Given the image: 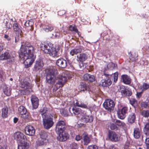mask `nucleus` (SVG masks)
<instances>
[{"instance_id": "nucleus-57", "label": "nucleus", "mask_w": 149, "mask_h": 149, "mask_svg": "<svg viewBox=\"0 0 149 149\" xmlns=\"http://www.w3.org/2000/svg\"><path fill=\"white\" fill-rule=\"evenodd\" d=\"M90 77L89 79V81L91 82H93L95 80V77L93 75H91L90 76Z\"/></svg>"}, {"instance_id": "nucleus-23", "label": "nucleus", "mask_w": 149, "mask_h": 149, "mask_svg": "<svg viewBox=\"0 0 149 149\" xmlns=\"http://www.w3.org/2000/svg\"><path fill=\"white\" fill-rule=\"evenodd\" d=\"M82 121L84 122H92L93 118L91 116H88L85 115L82 116L81 118Z\"/></svg>"}, {"instance_id": "nucleus-3", "label": "nucleus", "mask_w": 149, "mask_h": 149, "mask_svg": "<svg viewBox=\"0 0 149 149\" xmlns=\"http://www.w3.org/2000/svg\"><path fill=\"white\" fill-rule=\"evenodd\" d=\"M20 86L24 89L22 90L19 91L21 95L28 94L30 93V90L31 88V86L30 84L27 81H22L20 84Z\"/></svg>"}, {"instance_id": "nucleus-39", "label": "nucleus", "mask_w": 149, "mask_h": 149, "mask_svg": "<svg viewBox=\"0 0 149 149\" xmlns=\"http://www.w3.org/2000/svg\"><path fill=\"white\" fill-rule=\"evenodd\" d=\"M144 131L146 135H149V123H147L145 125Z\"/></svg>"}, {"instance_id": "nucleus-47", "label": "nucleus", "mask_w": 149, "mask_h": 149, "mask_svg": "<svg viewBox=\"0 0 149 149\" xmlns=\"http://www.w3.org/2000/svg\"><path fill=\"white\" fill-rule=\"evenodd\" d=\"M142 115L145 117H147L149 116V111H144L142 112Z\"/></svg>"}, {"instance_id": "nucleus-34", "label": "nucleus", "mask_w": 149, "mask_h": 149, "mask_svg": "<svg viewBox=\"0 0 149 149\" xmlns=\"http://www.w3.org/2000/svg\"><path fill=\"white\" fill-rule=\"evenodd\" d=\"M82 51L81 48L74 49H72L70 52V55L73 56L74 54H77L80 53Z\"/></svg>"}, {"instance_id": "nucleus-2", "label": "nucleus", "mask_w": 149, "mask_h": 149, "mask_svg": "<svg viewBox=\"0 0 149 149\" xmlns=\"http://www.w3.org/2000/svg\"><path fill=\"white\" fill-rule=\"evenodd\" d=\"M67 77L68 79L71 78V77H70L68 75H59L56 77V84L53 87V90L55 91L59 88L62 87L67 81Z\"/></svg>"}, {"instance_id": "nucleus-46", "label": "nucleus", "mask_w": 149, "mask_h": 149, "mask_svg": "<svg viewBox=\"0 0 149 149\" xmlns=\"http://www.w3.org/2000/svg\"><path fill=\"white\" fill-rule=\"evenodd\" d=\"M69 30L71 31H73L75 32H78V31L76 28V27L75 26L71 25L70 26L69 28Z\"/></svg>"}, {"instance_id": "nucleus-33", "label": "nucleus", "mask_w": 149, "mask_h": 149, "mask_svg": "<svg viewBox=\"0 0 149 149\" xmlns=\"http://www.w3.org/2000/svg\"><path fill=\"white\" fill-rule=\"evenodd\" d=\"M8 114V108L7 107H4L2 110V116L3 118H5L7 116Z\"/></svg>"}, {"instance_id": "nucleus-48", "label": "nucleus", "mask_w": 149, "mask_h": 149, "mask_svg": "<svg viewBox=\"0 0 149 149\" xmlns=\"http://www.w3.org/2000/svg\"><path fill=\"white\" fill-rule=\"evenodd\" d=\"M6 28L7 29H10L12 26V24L9 21H6L5 23Z\"/></svg>"}, {"instance_id": "nucleus-37", "label": "nucleus", "mask_w": 149, "mask_h": 149, "mask_svg": "<svg viewBox=\"0 0 149 149\" xmlns=\"http://www.w3.org/2000/svg\"><path fill=\"white\" fill-rule=\"evenodd\" d=\"M121 93L122 94H124V95L128 96H131L132 93V92L131 91L127 89L122 90L121 91Z\"/></svg>"}, {"instance_id": "nucleus-63", "label": "nucleus", "mask_w": 149, "mask_h": 149, "mask_svg": "<svg viewBox=\"0 0 149 149\" xmlns=\"http://www.w3.org/2000/svg\"><path fill=\"white\" fill-rule=\"evenodd\" d=\"M4 38H5L6 39L8 40H9L10 39V38L9 37V36L7 35H5Z\"/></svg>"}, {"instance_id": "nucleus-28", "label": "nucleus", "mask_w": 149, "mask_h": 149, "mask_svg": "<svg viewBox=\"0 0 149 149\" xmlns=\"http://www.w3.org/2000/svg\"><path fill=\"white\" fill-rule=\"evenodd\" d=\"M58 51V49H55L53 46L48 54L52 57H54L57 55Z\"/></svg>"}, {"instance_id": "nucleus-10", "label": "nucleus", "mask_w": 149, "mask_h": 149, "mask_svg": "<svg viewBox=\"0 0 149 149\" xmlns=\"http://www.w3.org/2000/svg\"><path fill=\"white\" fill-rule=\"evenodd\" d=\"M19 113L21 115V117L24 119L27 118L29 116L28 113L24 107L20 106L18 108Z\"/></svg>"}, {"instance_id": "nucleus-6", "label": "nucleus", "mask_w": 149, "mask_h": 149, "mask_svg": "<svg viewBox=\"0 0 149 149\" xmlns=\"http://www.w3.org/2000/svg\"><path fill=\"white\" fill-rule=\"evenodd\" d=\"M115 105L113 101L111 99L106 100L103 104L104 108L110 112L113 110Z\"/></svg>"}, {"instance_id": "nucleus-60", "label": "nucleus", "mask_w": 149, "mask_h": 149, "mask_svg": "<svg viewBox=\"0 0 149 149\" xmlns=\"http://www.w3.org/2000/svg\"><path fill=\"white\" fill-rule=\"evenodd\" d=\"M53 35L56 38L58 37L60 35V33L58 32H56L53 34Z\"/></svg>"}, {"instance_id": "nucleus-29", "label": "nucleus", "mask_w": 149, "mask_h": 149, "mask_svg": "<svg viewBox=\"0 0 149 149\" xmlns=\"http://www.w3.org/2000/svg\"><path fill=\"white\" fill-rule=\"evenodd\" d=\"M141 131V130L138 128H136L134 129V136L135 138L137 139L140 137Z\"/></svg>"}, {"instance_id": "nucleus-40", "label": "nucleus", "mask_w": 149, "mask_h": 149, "mask_svg": "<svg viewBox=\"0 0 149 149\" xmlns=\"http://www.w3.org/2000/svg\"><path fill=\"white\" fill-rule=\"evenodd\" d=\"M40 136L41 139H46L47 136V134L44 131H42L40 133Z\"/></svg>"}, {"instance_id": "nucleus-49", "label": "nucleus", "mask_w": 149, "mask_h": 149, "mask_svg": "<svg viewBox=\"0 0 149 149\" xmlns=\"http://www.w3.org/2000/svg\"><path fill=\"white\" fill-rule=\"evenodd\" d=\"M46 139H41L39 140L38 141V144L39 146H42L44 145L45 143Z\"/></svg>"}, {"instance_id": "nucleus-16", "label": "nucleus", "mask_w": 149, "mask_h": 149, "mask_svg": "<svg viewBox=\"0 0 149 149\" xmlns=\"http://www.w3.org/2000/svg\"><path fill=\"white\" fill-rule=\"evenodd\" d=\"M25 131L26 134L31 136L34 135L35 132L34 128L31 125L26 126L25 128Z\"/></svg>"}, {"instance_id": "nucleus-61", "label": "nucleus", "mask_w": 149, "mask_h": 149, "mask_svg": "<svg viewBox=\"0 0 149 149\" xmlns=\"http://www.w3.org/2000/svg\"><path fill=\"white\" fill-rule=\"evenodd\" d=\"M82 138V136H80L79 135H78L76 136L75 137V140L77 141H79Z\"/></svg>"}, {"instance_id": "nucleus-22", "label": "nucleus", "mask_w": 149, "mask_h": 149, "mask_svg": "<svg viewBox=\"0 0 149 149\" xmlns=\"http://www.w3.org/2000/svg\"><path fill=\"white\" fill-rule=\"evenodd\" d=\"M11 90V87L9 86L5 85L3 86V92L4 94L7 96H9L10 95Z\"/></svg>"}, {"instance_id": "nucleus-62", "label": "nucleus", "mask_w": 149, "mask_h": 149, "mask_svg": "<svg viewBox=\"0 0 149 149\" xmlns=\"http://www.w3.org/2000/svg\"><path fill=\"white\" fill-rule=\"evenodd\" d=\"M109 149H118L117 148L115 145H112L110 146L109 147Z\"/></svg>"}, {"instance_id": "nucleus-56", "label": "nucleus", "mask_w": 149, "mask_h": 149, "mask_svg": "<svg viewBox=\"0 0 149 149\" xmlns=\"http://www.w3.org/2000/svg\"><path fill=\"white\" fill-rule=\"evenodd\" d=\"M145 142L147 146V149H149V138L146 139Z\"/></svg>"}, {"instance_id": "nucleus-36", "label": "nucleus", "mask_w": 149, "mask_h": 149, "mask_svg": "<svg viewBox=\"0 0 149 149\" xmlns=\"http://www.w3.org/2000/svg\"><path fill=\"white\" fill-rule=\"evenodd\" d=\"M53 29L52 26L46 25L43 27V30L46 32H48L53 30Z\"/></svg>"}, {"instance_id": "nucleus-19", "label": "nucleus", "mask_w": 149, "mask_h": 149, "mask_svg": "<svg viewBox=\"0 0 149 149\" xmlns=\"http://www.w3.org/2000/svg\"><path fill=\"white\" fill-rule=\"evenodd\" d=\"M44 64L42 60H37L34 65V68L35 70H38L40 69L43 67Z\"/></svg>"}, {"instance_id": "nucleus-11", "label": "nucleus", "mask_w": 149, "mask_h": 149, "mask_svg": "<svg viewBox=\"0 0 149 149\" xmlns=\"http://www.w3.org/2000/svg\"><path fill=\"white\" fill-rule=\"evenodd\" d=\"M104 74L106 77H108L109 79L107 80H101L100 83V85L103 87H106L110 85L111 84V81L109 78H110L111 77V75L107 74L104 72Z\"/></svg>"}, {"instance_id": "nucleus-24", "label": "nucleus", "mask_w": 149, "mask_h": 149, "mask_svg": "<svg viewBox=\"0 0 149 149\" xmlns=\"http://www.w3.org/2000/svg\"><path fill=\"white\" fill-rule=\"evenodd\" d=\"M74 104L76 106L84 109H88V107L87 104H85L83 102L81 101H78L77 100L74 101Z\"/></svg>"}, {"instance_id": "nucleus-17", "label": "nucleus", "mask_w": 149, "mask_h": 149, "mask_svg": "<svg viewBox=\"0 0 149 149\" xmlns=\"http://www.w3.org/2000/svg\"><path fill=\"white\" fill-rule=\"evenodd\" d=\"M27 141V139L19 142L18 146V149H28L29 147V145Z\"/></svg>"}, {"instance_id": "nucleus-58", "label": "nucleus", "mask_w": 149, "mask_h": 149, "mask_svg": "<svg viewBox=\"0 0 149 149\" xmlns=\"http://www.w3.org/2000/svg\"><path fill=\"white\" fill-rule=\"evenodd\" d=\"M5 74L1 70H0V78H3L5 77Z\"/></svg>"}, {"instance_id": "nucleus-55", "label": "nucleus", "mask_w": 149, "mask_h": 149, "mask_svg": "<svg viewBox=\"0 0 149 149\" xmlns=\"http://www.w3.org/2000/svg\"><path fill=\"white\" fill-rule=\"evenodd\" d=\"M141 107L143 108H146L148 106V104L146 102H143L141 104Z\"/></svg>"}, {"instance_id": "nucleus-14", "label": "nucleus", "mask_w": 149, "mask_h": 149, "mask_svg": "<svg viewBox=\"0 0 149 149\" xmlns=\"http://www.w3.org/2000/svg\"><path fill=\"white\" fill-rule=\"evenodd\" d=\"M69 111L71 114H74L75 115L81 114L83 113L80 108L75 106L70 107L69 109Z\"/></svg>"}, {"instance_id": "nucleus-64", "label": "nucleus", "mask_w": 149, "mask_h": 149, "mask_svg": "<svg viewBox=\"0 0 149 149\" xmlns=\"http://www.w3.org/2000/svg\"><path fill=\"white\" fill-rule=\"evenodd\" d=\"M142 93V92H140L138 93H137L136 96L138 97H139L141 96V95Z\"/></svg>"}, {"instance_id": "nucleus-15", "label": "nucleus", "mask_w": 149, "mask_h": 149, "mask_svg": "<svg viewBox=\"0 0 149 149\" xmlns=\"http://www.w3.org/2000/svg\"><path fill=\"white\" fill-rule=\"evenodd\" d=\"M59 135L57 138L59 141H65L69 137V135L68 133L65 132L64 131L62 132L57 133Z\"/></svg>"}, {"instance_id": "nucleus-30", "label": "nucleus", "mask_w": 149, "mask_h": 149, "mask_svg": "<svg viewBox=\"0 0 149 149\" xmlns=\"http://www.w3.org/2000/svg\"><path fill=\"white\" fill-rule=\"evenodd\" d=\"M135 115L134 113H132L129 114L128 118V122L130 123H133L135 120Z\"/></svg>"}, {"instance_id": "nucleus-38", "label": "nucleus", "mask_w": 149, "mask_h": 149, "mask_svg": "<svg viewBox=\"0 0 149 149\" xmlns=\"http://www.w3.org/2000/svg\"><path fill=\"white\" fill-rule=\"evenodd\" d=\"M83 141L84 143V144L85 145H87L89 143L90 139L87 135H85L84 136Z\"/></svg>"}, {"instance_id": "nucleus-5", "label": "nucleus", "mask_w": 149, "mask_h": 149, "mask_svg": "<svg viewBox=\"0 0 149 149\" xmlns=\"http://www.w3.org/2000/svg\"><path fill=\"white\" fill-rule=\"evenodd\" d=\"M42 120L43 125L45 128L46 129H49L52 127L54 124L53 116L52 115L46 117L44 116Z\"/></svg>"}, {"instance_id": "nucleus-44", "label": "nucleus", "mask_w": 149, "mask_h": 149, "mask_svg": "<svg viewBox=\"0 0 149 149\" xmlns=\"http://www.w3.org/2000/svg\"><path fill=\"white\" fill-rule=\"evenodd\" d=\"M24 25L27 27H30L31 29L32 26L33 25V22L31 21H27L25 22Z\"/></svg>"}, {"instance_id": "nucleus-13", "label": "nucleus", "mask_w": 149, "mask_h": 149, "mask_svg": "<svg viewBox=\"0 0 149 149\" xmlns=\"http://www.w3.org/2000/svg\"><path fill=\"white\" fill-rule=\"evenodd\" d=\"M53 46L51 43H49L45 44H42L40 48L45 53L48 54Z\"/></svg>"}, {"instance_id": "nucleus-52", "label": "nucleus", "mask_w": 149, "mask_h": 149, "mask_svg": "<svg viewBox=\"0 0 149 149\" xmlns=\"http://www.w3.org/2000/svg\"><path fill=\"white\" fill-rule=\"evenodd\" d=\"M87 149H98V147L95 145H90L88 147Z\"/></svg>"}, {"instance_id": "nucleus-8", "label": "nucleus", "mask_w": 149, "mask_h": 149, "mask_svg": "<svg viewBox=\"0 0 149 149\" xmlns=\"http://www.w3.org/2000/svg\"><path fill=\"white\" fill-rule=\"evenodd\" d=\"M14 59V57L11 56L7 52H4V53L1 54L0 55V60H3L9 59V62H13Z\"/></svg>"}, {"instance_id": "nucleus-59", "label": "nucleus", "mask_w": 149, "mask_h": 149, "mask_svg": "<svg viewBox=\"0 0 149 149\" xmlns=\"http://www.w3.org/2000/svg\"><path fill=\"white\" fill-rule=\"evenodd\" d=\"M128 108L127 107H124L121 110V111L125 114L127 111Z\"/></svg>"}, {"instance_id": "nucleus-25", "label": "nucleus", "mask_w": 149, "mask_h": 149, "mask_svg": "<svg viewBox=\"0 0 149 149\" xmlns=\"http://www.w3.org/2000/svg\"><path fill=\"white\" fill-rule=\"evenodd\" d=\"M13 28L14 31L18 32V34H19L21 38L22 31L20 27L18 26L17 23L16 22H15V23L13 24Z\"/></svg>"}, {"instance_id": "nucleus-1", "label": "nucleus", "mask_w": 149, "mask_h": 149, "mask_svg": "<svg viewBox=\"0 0 149 149\" xmlns=\"http://www.w3.org/2000/svg\"><path fill=\"white\" fill-rule=\"evenodd\" d=\"M34 49L31 45H22L19 53V57L24 60L25 67H29L32 65L36 58L34 55Z\"/></svg>"}, {"instance_id": "nucleus-21", "label": "nucleus", "mask_w": 149, "mask_h": 149, "mask_svg": "<svg viewBox=\"0 0 149 149\" xmlns=\"http://www.w3.org/2000/svg\"><path fill=\"white\" fill-rule=\"evenodd\" d=\"M88 58V55L86 53H81L77 56V60L78 61L83 62L86 61Z\"/></svg>"}, {"instance_id": "nucleus-9", "label": "nucleus", "mask_w": 149, "mask_h": 149, "mask_svg": "<svg viewBox=\"0 0 149 149\" xmlns=\"http://www.w3.org/2000/svg\"><path fill=\"white\" fill-rule=\"evenodd\" d=\"M14 139L20 142L24 140H26V136L22 133L17 132H15L13 135Z\"/></svg>"}, {"instance_id": "nucleus-27", "label": "nucleus", "mask_w": 149, "mask_h": 149, "mask_svg": "<svg viewBox=\"0 0 149 149\" xmlns=\"http://www.w3.org/2000/svg\"><path fill=\"white\" fill-rule=\"evenodd\" d=\"M117 65L112 63H109L106 67L104 68V72L108 70H113L116 68Z\"/></svg>"}, {"instance_id": "nucleus-53", "label": "nucleus", "mask_w": 149, "mask_h": 149, "mask_svg": "<svg viewBox=\"0 0 149 149\" xmlns=\"http://www.w3.org/2000/svg\"><path fill=\"white\" fill-rule=\"evenodd\" d=\"M118 72H115L113 74V80L114 81L116 82L117 80L118 79Z\"/></svg>"}, {"instance_id": "nucleus-26", "label": "nucleus", "mask_w": 149, "mask_h": 149, "mask_svg": "<svg viewBox=\"0 0 149 149\" xmlns=\"http://www.w3.org/2000/svg\"><path fill=\"white\" fill-rule=\"evenodd\" d=\"M121 79L125 84H129L131 83V79L126 74L122 75Z\"/></svg>"}, {"instance_id": "nucleus-32", "label": "nucleus", "mask_w": 149, "mask_h": 149, "mask_svg": "<svg viewBox=\"0 0 149 149\" xmlns=\"http://www.w3.org/2000/svg\"><path fill=\"white\" fill-rule=\"evenodd\" d=\"M129 56L130 59L132 61H136L137 59L138 55L136 53L134 52H130Z\"/></svg>"}, {"instance_id": "nucleus-41", "label": "nucleus", "mask_w": 149, "mask_h": 149, "mask_svg": "<svg viewBox=\"0 0 149 149\" xmlns=\"http://www.w3.org/2000/svg\"><path fill=\"white\" fill-rule=\"evenodd\" d=\"M141 88L143 91L146 90L149 88V84L144 83L143 84L142 86H141Z\"/></svg>"}, {"instance_id": "nucleus-35", "label": "nucleus", "mask_w": 149, "mask_h": 149, "mask_svg": "<svg viewBox=\"0 0 149 149\" xmlns=\"http://www.w3.org/2000/svg\"><path fill=\"white\" fill-rule=\"evenodd\" d=\"M118 117L120 119H123L125 117V114L121 110H119L118 112Z\"/></svg>"}, {"instance_id": "nucleus-7", "label": "nucleus", "mask_w": 149, "mask_h": 149, "mask_svg": "<svg viewBox=\"0 0 149 149\" xmlns=\"http://www.w3.org/2000/svg\"><path fill=\"white\" fill-rule=\"evenodd\" d=\"M66 127L65 122L63 120L58 121L56 124V130L57 133L62 132Z\"/></svg>"}, {"instance_id": "nucleus-45", "label": "nucleus", "mask_w": 149, "mask_h": 149, "mask_svg": "<svg viewBox=\"0 0 149 149\" xmlns=\"http://www.w3.org/2000/svg\"><path fill=\"white\" fill-rule=\"evenodd\" d=\"M116 124L118 126L123 127H125V123L119 120H116Z\"/></svg>"}, {"instance_id": "nucleus-54", "label": "nucleus", "mask_w": 149, "mask_h": 149, "mask_svg": "<svg viewBox=\"0 0 149 149\" xmlns=\"http://www.w3.org/2000/svg\"><path fill=\"white\" fill-rule=\"evenodd\" d=\"M110 128L112 130H117L118 129V127L116 125L113 123L111 124Z\"/></svg>"}, {"instance_id": "nucleus-18", "label": "nucleus", "mask_w": 149, "mask_h": 149, "mask_svg": "<svg viewBox=\"0 0 149 149\" xmlns=\"http://www.w3.org/2000/svg\"><path fill=\"white\" fill-rule=\"evenodd\" d=\"M32 105L34 109L37 108L39 105V100L38 97L34 95H32L31 97Z\"/></svg>"}, {"instance_id": "nucleus-31", "label": "nucleus", "mask_w": 149, "mask_h": 149, "mask_svg": "<svg viewBox=\"0 0 149 149\" xmlns=\"http://www.w3.org/2000/svg\"><path fill=\"white\" fill-rule=\"evenodd\" d=\"M47 108H44L42 109H41L40 110V113L41 115L42 118L44 116H45V117L51 116V115L47 113Z\"/></svg>"}, {"instance_id": "nucleus-4", "label": "nucleus", "mask_w": 149, "mask_h": 149, "mask_svg": "<svg viewBox=\"0 0 149 149\" xmlns=\"http://www.w3.org/2000/svg\"><path fill=\"white\" fill-rule=\"evenodd\" d=\"M46 72L47 83L52 85L56 84V77L54 76V73L50 70H47Z\"/></svg>"}, {"instance_id": "nucleus-42", "label": "nucleus", "mask_w": 149, "mask_h": 149, "mask_svg": "<svg viewBox=\"0 0 149 149\" xmlns=\"http://www.w3.org/2000/svg\"><path fill=\"white\" fill-rule=\"evenodd\" d=\"M79 88L81 91H84L87 90V87L86 85L84 84H82L79 86Z\"/></svg>"}, {"instance_id": "nucleus-43", "label": "nucleus", "mask_w": 149, "mask_h": 149, "mask_svg": "<svg viewBox=\"0 0 149 149\" xmlns=\"http://www.w3.org/2000/svg\"><path fill=\"white\" fill-rule=\"evenodd\" d=\"M69 148V149H77V144L75 143H72L70 144Z\"/></svg>"}, {"instance_id": "nucleus-50", "label": "nucleus", "mask_w": 149, "mask_h": 149, "mask_svg": "<svg viewBox=\"0 0 149 149\" xmlns=\"http://www.w3.org/2000/svg\"><path fill=\"white\" fill-rule=\"evenodd\" d=\"M130 104L132 105H134V104H136V105L137 104V100L134 99L132 98L130 100Z\"/></svg>"}, {"instance_id": "nucleus-12", "label": "nucleus", "mask_w": 149, "mask_h": 149, "mask_svg": "<svg viewBox=\"0 0 149 149\" xmlns=\"http://www.w3.org/2000/svg\"><path fill=\"white\" fill-rule=\"evenodd\" d=\"M108 136L109 139L112 141L117 142L120 140L119 135L114 132H109V133Z\"/></svg>"}, {"instance_id": "nucleus-20", "label": "nucleus", "mask_w": 149, "mask_h": 149, "mask_svg": "<svg viewBox=\"0 0 149 149\" xmlns=\"http://www.w3.org/2000/svg\"><path fill=\"white\" fill-rule=\"evenodd\" d=\"M56 63L58 66L62 68L66 67L67 65L66 61L63 58L58 59L56 61Z\"/></svg>"}, {"instance_id": "nucleus-51", "label": "nucleus", "mask_w": 149, "mask_h": 149, "mask_svg": "<svg viewBox=\"0 0 149 149\" xmlns=\"http://www.w3.org/2000/svg\"><path fill=\"white\" fill-rule=\"evenodd\" d=\"M90 75H91L88 74H85L83 77L84 79L85 80H88L89 81V79L90 77Z\"/></svg>"}]
</instances>
